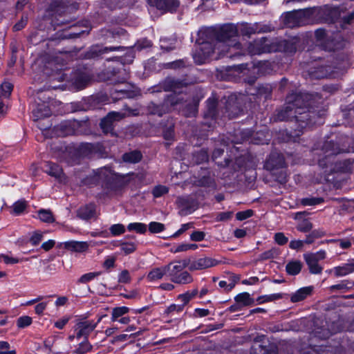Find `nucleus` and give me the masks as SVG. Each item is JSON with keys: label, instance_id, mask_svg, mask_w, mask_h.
Returning a JSON list of instances; mask_svg holds the SVG:
<instances>
[{"label": "nucleus", "instance_id": "1", "mask_svg": "<svg viewBox=\"0 0 354 354\" xmlns=\"http://www.w3.org/2000/svg\"><path fill=\"white\" fill-rule=\"evenodd\" d=\"M237 29L235 26L229 24L223 26L218 36L217 41L214 44V49L209 43H201L193 54L194 62L198 64H202L210 57L212 51H217L223 54L231 47L239 48V43L236 41Z\"/></svg>", "mask_w": 354, "mask_h": 354}, {"label": "nucleus", "instance_id": "2", "mask_svg": "<svg viewBox=\"0 0 354 354\" xmlns=\"http://www.w3.org/2000/svg\"><path fill=\"white\" fill-rule=\"evenodd\" d=\"M169 268L167 275L170 279L177 283H189L192 281L191 275L186 271H183L184 266L180 262H176L166 265Z\"/></svg>", "mask_w": 354, "mask_h": 354}, {"label": "nucleus", "instance_id": "3", "mask_svg": "<svg viewBox=\"0 0 354 354\" xmlns=\"http://www.w3.org/2000/svg\"><path fill=\"white\" fill-rule=\"evenodd\" d=\"M326 256V252L322 250L315 253H308L304 255V259L311 273L319 274L322 272V267L319 265L318 262L319 261L324 259Z\"/></svg>", "mask_w": 354, "mask_h": 354}, {"label": "nucleus", "instance_id": "4", "mask_svg": "<svg viewBox=\"0 0 354 354\" xmlns=\"http://www.w3.org/2000/svg\"><path fill=\"white\" fill-rule=\"evenodd\" d=\"M308 12V10H304L287 12L283 17L284 24L288 27L301 26L305 24V18Z\"/></svg>", "mask_w": 354, "mask_h": 354}, {"label": "nucleus", "instance_id": "5", "mask_svg": "<svg viewBox=\"0 0 354 354\" xmlns=\"http://www.w3.org/2000/svg\"><path fill=\"white\" fill-rule=\"evenodd\" d=\"M104 317H105L104 315L99 316L96 322L84 321L79 322L75 328L77 337L87 336L95 328Z\"/></svg>", "mask_w": 354, "mask_h": 354}, {"label": "nucleus", "instance_id": "6", "mask_svg": "<svg viewBox=\"0 0 354 354\" xmlns=\"http://www.w3.org/2000/svg\"><path fill=\"white\" fill-rule=\"evenodd\" d=\"M218 261L210 257H203L198 259L190 263L189 270H200L207 269L216 266Z\"/></svg>", "mask_w": 354, "mask_h": 354}, {"label": "nucleus", "instance_id": "7", "mask_svg": "<svg viewBox=\"0 0 354 354\" xmlns=\"http://www.w3.org/2000/svg\"><path fill=\"white\" fill-rule=\"evenodd\" d=\"M250 53L252 55L269 53L274 49L270 46V41L268 39L255 41L254 44L250 46Z\"/></svg>", "mask_w": 354, "mask_h": 354}, {"label": "nucleus", "instance_id": "8", "mask_svg": "<svg viewBox=\"0 0 354 354\" xmlns=\"http://www.w3.org/2000/svg\"><path fill=\"white\" fill-rule=\"evenodd\" d=\"M150 3L161 10L172 11L178 7L176 0H149Z\"/></svg>", "mask_w": 354, "mask_h": 354}, {"label": "nucleus", "instance_id": "9", "mask_svg": "<svg viewBox=\"0 0 354 354\" xmlns=\"http://www.w3.org/2000/svg\"><path fill=\"white\" fill-rule=\"evenodd\" d=\"M123 118V115L118 112L109 113L106 118L102 120L100 126L105 132L111 129V124L115 120H119Z\"/></svg>", "mask_w": 354, "mask_h": 354}, {"label": "nucleus", "instance_id": "10", "mask_svg": "<svg viewBox=\"0 0 354 354\" xmlns=\"http://www.w3.org/2000/svg\"><path fill=\"white\" fill-rule=\"evenodd\" d=\"M354 271V263H345L333 269L326 270L328 274L334 273L337 277H343Z\"/></svg>", "mask_w": 354, "mask_h": 354}, {"label": "nucleus", "instance_id": "11", "mask_svg": "<svg viewBox=\"0 0 354 354\" xmlns=\"http://www.w3.org/2000/svg\"><path fill=\"white\" fill-rule=\"evenodd\" d=\"M169 268L166 266L155 268L152 269L147 275V279L150 281H154L162 279L164 276L167 275V270Z\"/></svg>", "mask_w": 354, "mask_h": 354}, {"label": "nucleus", "instance_id": "12", "mask_svg": "<svg viewBox=\"0 0 354 354\" xmlns=\"http://www.w3.org/2000/svg\"><path fill=\"white\" fill-rule=\"evenodd\" d=\"M65 248L71 251L82 252L88 249V245L86 242L71 241L65 243Z\"/></svg>", "mask_w": 354, "mask_h": 354}, {"label": "nucleus", "instance_id": "13", "mask_svg": "<svg viewBox=\"0 0 354 354\" xmlns=\"http://www.w3.org/2000/svg\"><path fill=\"white\" fill-rule=\"evenodd\" d=\"M47 166L48 169H46V172L50 176L55 178L60 182H62L64 180L62 169L59 166L53 163H48Z\"/></svg>", "mask_w": 354, "mask_h": 354}, {"label": "nucleus", "instance_id": "14", "mask_svg": "<svg viewBox=\"0 0 354 354\" xmlns=\"http://www.w3.org/2000/svg\"><path fill=\"white\" fill-rule=\"evenodd\" d=\"M311 291L312 288L310 287L301 288L292 295L291 301L292 302L300 301L304 299L308 295H310Z\"/></svg>", "mask_w": 354, "mask_h": 354}, {"label": "nucleus", "instance_id": "15", "mask_svg": "<svg viewBox=\"0 0 354 354\" xmlns=\"http://www.w3.org/2000/svg\"><path fill=\"white\" fill-rule=\"evenodd\" d=\"M95 213V205L92 204L81 207L78 211V215L84 219H88L93 217Z\"/></svg>", "mask_w": 354, "mask_h": 354}, {"label": "nucleus", "instance_id": "16", "mask_svg": "<svg viewBox=\"0 0 354 354\" xmlns=\"http://www.w3.org/2000/svg\"><path fill=\"white\" fill-rule=\"evenodd\" d=\"M129 308L126 306L113 308L111 312V321L116 322L117 320H119V318L125 316L129 313Z\"/></svg>", "mask_w": 354, "mask_h": 354}, {"label": "nucleus", "instance_id": "17", "mask_svg": "<svg viewBox=\"0 0 354 354\" xmlns=\"http://www.w3.org/2000/svg\"><path fill=\"white\" fill-rule=\"evenodd\" d=\"M141 153L136 151L127 153L123 156L124 161L129 163H136L141 160Z\"/></svg>", "mask_w": 354, "mask_h": 354}, {"label": "nucleus", "instance_id": "18", "mask_svg": "<svg viewBox=\"0 0 354 354\" xmlns=\"http://www.w3.org/2000/svg\"><path fill=\"white\" fill-rule=\"evenodd\" d=\"M129 231H134L138 234H145L147 232V227L142 223H131L127 225Z\"/></svg>", "mask_w": 354, "mask_h": 354}, {"label": "nucleus", "instance_id": "19", "mask_svg": "<svg viewBox=\"0 0 354 354\" xmlns=\"http://www.w3.org/2000/svg\"><path fill=\"white\" fill-rule=\"evenodd\" d=\"M301 265L299 261H292L286 266V271L292 275L297 274L301 271Z\"/></svg>", "mask_w": 354, "mask_h": 354}, {"label": "nucleus", "instance_id": "20", "mask_svg": "<svg viewBox=\"0 0 354 354\" xmlns=\"http://www.w3.org/2000/svg\"><path fill=\"white\" fill-rule=\"evenodd\" d=\"M27 207V203L24 200H19L12 205V213L16 215L21 214Z\"/></svg>", "mask_w": 354, "mask_h": 354}, {"label": "nucleus", "instance_id": "21", "mask_svg": "<svg viewBox=\"0 0 354 354\" xmlns=\"http://www.w3.org/2000/svg\"><path fill=\"white\" fill-rule=\"evenodd\" d=\"M40 221L46 223H52L54 221V218L52 212L47 209H40L38 212V217Z\"/></svg>", "mask_w": 354, "mask_h": 354}, {"label": "nucleus", "instance_id": "22", "mask_svg": "<svg viewBox=\"0 0 354 354\" xmlns=\"http://www.w3.org/2000/svg\"><path fill=\"white\" fill-rule=\"evenodd\" d=\"M165 229V225L159 222L153 221L149 224V230L152 234L162 232Z\"/></svg>", "mask_w": 354, "mask_h": 354}, {"label": "nucleus", "instance_id": "23", "mask_svg": "<svg viewBox=\"0 0 354 354\" xmlns=\"http://www.w3.org/2000/svg\"><path fill=\"white\" fill-rule=\"evenodd\" d=\"M235 299L236 301L241 304H243V305H249L251 301H252V299L250 298V295L249 293L248 292H243V293H240L236 297H235Z\"/></svg>", "mask_w": 354, "mask_h": 354}, {"label": "nucleus", "instance_id": "24", "mask_svg": "<svg viewBox=\"0 0 354 354\" xmlns=\"http://www.w3.org/2000/svg\"><path fill=\"white\" fill-rule=\"evenodd\" d=\"M91 348L92 346L90 344V343L87 340H85L79 344L75 353L77 354H84L90 351L91 350Z\"/></svg>", "mask_w": 354, "mask_h": 354}, {"label": "nucleus", "instance_id": "25", "mask_svg": "<svg viewBox=\"0 0 354 354\" xmlns=\"http://www.w3.org/2000/svg\"><path fill=\"white\" fill-rule=\"evenodd\" d=\"M169 192L167 187L162 185L156 186L152 191V194L155 198L160 197L166 194Z\"/></svg>", "mask_w": 354, "mask_h": 354}, {"label": "nucleus", "instance_id": "26", "mask_svg": "<svg viewBox=\"0 0 354 354\" xmlns=\"http://www.w3.org/2000/svg\"><path fill=\"white\" fill-rule=\"evenodd\" d=\"M43 232L41 231H35L30 237V243L32 245H37L43 239Z\"/></svg>", "mask_w": 354, "mask_h": 354}, {"label": "nucleus", "instance_id": "27", "mask_svg": "<svg viewBox=\"0 0 354 354\" xmlns=\"http://www.w3.org/2000/svg\"><path fill=\"white\" fill-rule=\"evenodd\" d=\"M32 319L30 317L27 315L22 316L18 318L17 321V326H18V328H23L30 326L32 324Z\"/></svg>", "mask_w": 354, "mask_h": 354}, {"label": "nucleus", "instance_id": "28", "mask_svg": "<svg viewBox=\"0 0 354 354\" xmlns=\"http://www.w3.org/2000/svg\"><path fill=\"white\" fill-rule=\"evenodd\" d=\"M198 248V245L196 244L192 243H181L176 247L174 250L175 252H184L187 250H194Z\"/></svg>", "mask_w": 354, "mask_h": 354}, {"label": "nucleus", "instance_id": "29", "mask_svg": "<svg viewBox=\"0 0 354 354\" xmlns=\"http://www.w3.org/2000/svg\"><path fill=\"white\" fill-rule=\"evenodd\" d=\"M110 232L113 236H118L125 232V227L122 224H114L110 227Z\"/></svg>", "mask_w": 354, "mask_h": 354}, {"label": "nucleus", "instance_id": "30", "mask_svg": "<svg viewBox=\"0 0 354 354\" xmlns=\"http://www.w3.org/2000/svg\"><path fill=\"white\" fill-rule=\"evenodd\" d=\"M197 294L196 290H193L192 292H187L185 294L180 295L178 299L183 302V305H185L189 301Z\"/></svg>", "mask_w": 354, "mask_h": 354}, {"label": "nucleus", "instance_id": "31", "mask_svg": "<svg viewBox=\"0 0 354 354\" xmlns=\"http://www.w3.org/2000/svg\"><path fill=\"white\" fill-rule=\"evenodd\" d=\"M1 260H3V262L8 265L16 264L21 261L19 259L9 256L8 254H1L0 262L1 261Z\"/></svg>", "mask_w": 354, "mask_h": 354}, {"label": "nucleus", "instance_id": "32", "mask_svg": "<svg viewBox=\"0 0 354 354\" xmlns=\"http://www.w3.org/2000/svg\"><path fill=\"white\" fill-rule=\"evenodd\" d=\"M1 95L3 97H8L12 90V85L10 82H4L1 84Z\"/></svg>", "mask_w": 354, "mask_h": 354}, {"label": "nucleus", "instance_id": "33", "mask_svg": "<svg viewBox=\"0 0 354 354\" xmlns=\"http://www.w3.org/2000/svg\"><path fill=\"white\" fill-rule=\"evenodd\" d=\"M32 112L37 119L47 117L50 114L49 109L46 107H45L44 110L37 108L36 109H34Z\"/></svg>", "mask_w": 354, "mask_h": 354}, {"label": "nucleus", "instance_id": "34", "mask_svg": "<svg viewBox=\"0 0 354 354\" xmlns=\"http://www.w3.org/2000/svg\"><path fill=\"white\" fill-rule=\"evenodd\" d=\"M121 250L128 254L135 251L136 245L133 243H123L121 244Z\"/></svg>", "mask_w": 354, "mask_h": 354}, {"label": "nucleus", "instance_id": "35", "mask_svg": "<svg viewBox=\"0 0 354 354\" xmlns=\"http://www.w3.org/2000/svg\"><path fill=\"white\" fill-rule=\"evenodd\" d=\"M10 345L7 342H0V354H16L15 351L9 350Z\"/></svg>", "mask_w": 354, "mask_h": 354}, {"label": "nucleus", "instance_id": "36", "mask_svg": "<svg viewBox=\"0 0 354 354\" xmlns=\"http://www.w3.org/2000/svg\"><path fill=\"white\" fill-rule=\"evenodd\" d=\"M297 229L301 232H306L312 229V224L309 221L304 220L298 225Z\"/></svg>", "mask_w": 354, "mask_h": 354}, {"label": "nucleus", "instance_id": "37", "mask_svg": "<svg viewBox=\"0 0 354 354\" xmlns=\"http://www.w3.org/2000/svg\"><path fill=\"white\" fill-rule=\"evenodd\" d=\"M151 46V43L149 40L147 39H143L140 41H138L136 45L135 48L136 50H140L143 48L150 47Z\"/></svg>", "mask_w": 354, "mask_h": 354}, {"label": "nucleus", "instance_id": "38", "mask_svg": "<svg viewBox=\"0 0 354 354\" xmlns=\"http://www.w3.org/2000/svg\"><path fill=\"white\" fill-rule=\"evenodd\" d=\"M252 211L250 209H248L243 212H239L236 214V218L239 221H243L252 216Z\"/></svg>", "mask_w": 354, "mask_h": 354}, {"label": "nucleus", "instance_id": "39", "mask_svg": "<svg viewBox=\"0 0 354 354\" xmlns=\"http://www.w3.org/2000/svg\"><path fill=\"white\" fill-rule=\"evenodd\" d=\"M115 259L116 258L113 256L106 257L104 261L103 267L106 269L113 268L115 266Z\"/></svg>", "mask_w": 354, "mask_h": 354}, {"label": "nucleus", "instance_id": "40", "mask_svg": "<svg viewBox=\"0 0 354 354\" xmlns=\"http://www.w3.org/2000/svg\"><path fill=\"white\" fill-rule=\"evenodd\" d=\"M96 276H97V273L95 272H89L85 274H83L79 279L80 283H86L93 280Z\"/></svg>", "mask_w": 354, "mask_h": 354}, {"label": "nucleus", "instance_id": "41", "mask_svg": "<svg viewBox=\"0 0 354 354\" xmlns=\"http://www.w3.org/2000/svg\"><path fill=\"white\" fill-rule=\"evenodd\" d=\"M274 240L279 245H284L288 242V238L281 232H278L274 235Z\"/></svg>", "mask_w": 354, "mask_h": 354}, {"label": "nucleus", "instance_id": "42", "mask_svg": "<svg viewBox=\"0 0 354 354\" xmlns=\"http://www.w3.org/2000/svg\"><path fill=\"white\" fill-rule=\"evenodd\" d=\"M304 241L302 240H292L290 242L289 246L293 250H299L303 248Z\"/></svg>", "mask_w": 354, "mask_h": 354}, {"label": "nucleus", "instance_id": "43", "mask_svg": "<svg viewBox=\"0 0 354 354\" xmlns=\"http://www.w3.org/2000/svg\"><path fill=\"white\" fill-rule=\"evenodd\" d=\"M204 238H205L204 232H200V231L194 232L190 236L191 240L194 241H201L203 240Z\"/></svg>", "mask_w": 354, "mask_h": 354}, {"label": "nucleus", "instance_id": "44", "mask_svg": "<svg viewBox=\"0 0 354 354\" xmlns=\"http://www.w3.org/2000/svg\"><path fill=\"white\" fill-rule=\"evenodd\" d=\"M118 281L120 283H127L130 281L129 272L127 270H123L118 277Z\"/></svg>", "mask_w": 354, "mask_h": 354}, {"label": "nucleus", "instance_id": "45", "mask_svg": "<svg viewBox=\"0 0 354 354\" xmlns=\"http://www.w3.org/2000/svg\"><path fill=\"white\" fill-rule=\"evenodd\" d=\"M55 244V241L53 239H49L41 244V248L45 251H48L52 249Z\"/></svg>", "mask_w": 354, "mask_h": 354}, {"label": "nucleus", "instance_id": "46", "mask_svg": "<svg viewBox=\"0 0 354 354\" xmlns=\"http://www.w3.org/2000/svg\"><path fill=\"white\" fill-rule=\"evenodd\" d=\"M192 227V223H185V224H183L180 227V228L176 232L174 235H173V237H176L178 236V235L181 234L182 233H183L184 232L187 231L188 229H189L190 227Z\"/></svg>", "mask_w": 354, "mask_h": 354}, {"label": "nucleus", "instance_id": "47", "mask_svg": "<svg viewBox=\"0 0 354 354\" xmlns=\"http://www.w3.org/2000/svg\"><path fill=\"white\" fill-rule=\"evenodd\" d=\"M47 306V303L46 302H41L36 305L35 308V310L36 314L37 315H41L44 311L45 310Z\"/></svg>", "mask_w": 354, "mask_h": 354}, {"label": "nucleus", "instance_id": "48", "mask_svg": "<svg viewBox=\"0 0 354 354\" xmlns=\"http://www.w3.org/2000/svg\"><path fill=\"white\" fill-rule=\"evenodd\" d=\"M231 216H232V213L230 212H221L218 214V216L216 217V220L220 221H226V220H228L229 218H230Z\"/></svg>", "mask_w": 354, "mask_h": 354}, {"label": "nucleus", "instance_id": "49", "mask_svg": "<svg viewBox=\"0 0 354 354\" xmlns=\"http://www.w3.org/2000/svg\"><path fill=\"white\" fill-rule=\"evenodd\" d=\"M68 318L64 317L55 322V326L59 329H62L68 323Z\"/></svg>", "mask_w": 354, "mask_h": 354}, {"label": "nucleus", "instance_id": "50", "mask_svg": "<svg viewBox=\"0 0 354 354\" xmlns=\"http://www.w3.org/2000/svg\"><path fill=\"white\" fill-rule=\"evenodd\" d=\"M177 104L176 96L175 95H172L166 99L165 102V105L171 104V106H174Z\"/></svg>", "mask_w": 354, "mask_h": 354}, {"label": "nucleus", "instance_id": "51", "mask_svg": "<svg viewBox=\"0 0 354 354\" xmlns=\"http://www.w3.org/2000/svg\"><path fill=\"white\" fill-rule=\"evenodd\" d=\"M68 301V298L66 297H59L55 301V304L56 306H64Z\"/></svg>", "mask_w": 354, "mask_h": 354}, {"label": "nucleus", "instance_id": "52", "mask_svg": "<svg viewBox=\"0 0 354 354\" xmlns=\"http://www.w3.org/2000/svg\"><path fill=\"white\" fill-rule=\"evenodd\" d=\"M209 314V310L203 308H198L196 310V315L198 317H205Z\"/></svg>", "mask_w": 354, "mask_h": 354}, {"label": "nucleus", "instance_id": "53", "mask_svg": "<svg viewBox=\"0 0 354 354\" xmlns=\"http://www.w3.org/2000/svg\"><path fill=\"white\" fill-rule=\"evenodd\" d=\"M246 234V232L243 229H237L234 231V236L236 238H242L245 236Z\"/></svg>", "mask_w": 354, "mask_h": 354}, {"label": "nucleus", "instance_id": "54", "mask_svg": "<svg viewBox=\"0 0 354 354\" xmlns=\"http://www.w3.org/2000/svg\"><path fill=\"white\" fill-rule=\"evenodd\" d=\"M42 299V297H38L35 299H31V300H29V301H26L24 304H23L22 305L24 306H30L33 304H35L37 302H38L39 301H40L41 299Z\"/></svg>", "mask_w": 354, "mask_h": 354}, {"label": "nucleus", "instance_id": "55", "mask_svg": "<svg viewBox=\"0 0 354 354\" xmlns=\"http://www.w3.org/2000/svg\"><path fill=\"white\" fill-rule=\"evenodd\" d=\"M131 319L127 316H124L121 318H119V320H117L116 322H118L119 323L122 324H128L130 322Z\"/></svg>", "mask_w": 354, "mask_h": 354}, {"label": "nucleus", "instance_id": "56", "mask_svg": "<svg viewBox=\"0 0 354 354\" xmlns=\"http://www.w3.org/2000/svg\"><path fill=\"white\" fill-rule=\"evenodd\" d=\"M339 245L342 249H346L351 245V243L349 241H341Z\"/></svg>", "mask_w": 354, "mask_h": 354}, {"label": "nucleus", "instance_id": "57", "mask_svg": "<svg viewBox=\"0 0 354 354\" xmlns=\"http://www.w3.org/2000/svg\"><path fill=\"white\" fill-rule=\"evenodd\" d=\"M117 330L116 328H109L105 330V334L106 336H111Z\"/></svg>", "mask_w": 354, "mask_h": 354}, {"label": "nucleus", "instance_id": "58", "mask_svg": "<svg viewBox=\"0 0 354 354\" xmlns=\"http://www.w3.org/2000/svg\"><path fill=\"white\" fill-rule=\"evenodd\" d=\"M316 36L319 39H322L325 35V31L324 30H317L315 32Z\"/></svg>", "mask_w": 354, "mask_h": 354}, {"label": "nucleus", "instance_id": "59", "mask_svg": "<svg viewBox=\"0 0 354 354\" xmlns=\"http://www.w3.org/2000/svg\"><path fill=\"white\" fill-rule=\"evenodd\" d=\"M196 111H197V109H196V106L194 105L192 107V111L190 113H185V114L187 115V116H191V115H195V113H196Z\"/></svg>", "mask_w": 354, "mask_h": 354}, {"label": "nucleus", "instance_id": "60", "mask_svg": "<svg viewBox=\"0 0 354 354\" xmlns=\"http://www.w3.org/2000/svg\"><path fill=\"white\" fill-rule=\"evenodd\" d=\"M272 156H270V157L269 160L267 161V162H266V168H267V169H272V165H273V163H272V162H271L272 161Z\"/></svg>", "mask_w": 354, "mask_h": 354}, {"label": "nucleus", "instance_id": "61", "mask_svg": "<svg viewBox=\"0 0 354 354\" xmlns=\"http://www.w3.org/2000/svg\"><path fill=\"white\" fill-rule=\"evenodd\" d=\"M128 335L125 334L120 335L116 337L117 340L124 341L127 339Z\"/></svg>", "mask_w": 354, "mask_h": 354}, {"label": "nucleus", "instance_id": "62", "mask_svg": "<svg viewBox=\"0 0 354 354\" xmlns=\"http://www.w3.org/2000/svg\"><path fill=\"white\" fill-rule=\"evenodd\" d=\"M24 22L17 24L15 25L14 29L15 30H19L21 28H22L24 27Z\"/></svg>", "mask_w": 354, "mask_h": 354}, {"label": "nucleus", "instance_id": "63", "mask_svg": "<svg viewBox=\"0 0 354 354\" xmlns=\"http://www.w3.org/2000/svg\"><path fill=\"white\" fill-rule=\"evenodd\" d=\"M7 110V107L5 106L4 104L2 102H0V114L4 113Z\"/></svg>", "mask_w": 354, "mask_h": 354}, {"label": "nucleus", "instance_id": "64", "mask_svg": "<svg viewBox=\"0 0 354 354\" xmlns=\"http://www.w3.org/2000/svg\"><path fill=\"white\" fill-rule=\"evenodd\" d=\"M270 297H268V296H266V297H263L262 298H259V303H263V302H266V301H268L270 300Z\"/></svg>", "mask_w": 354, "mask_h": 354}]
</instances>
